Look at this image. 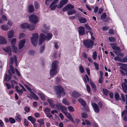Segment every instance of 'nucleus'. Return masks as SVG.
<instances>
[{
  "mask_svg": "<svg viewBox=\"0 0 127 127\" xmlns=\"http://www.w3.org/2000/svg\"><path fill=\"white\" fill-rule=\"evenodd\" d=\"M74 8V6L72 4H68L63 8L62 11H68L67 13L68 15H72L76 12V11L74 9L71 10Z\"/></svg>",
  "mask_w": 127,
  "mask_h": 127,
  "instance_id": "f257e3e1",
  "label": "nucleus"
},
{
  "mask_svg": "<svg viewBox=\"0 0 127 127\" xmlns=\"http://www.w3.org/2000/svg\"><path fill=\"white\" fill-rule=\"evenodd\" d=\"M58 66V61H54L52 64V68L50 71V75L52 77L55 76L58 73L57 69Z\"/></svg>",
  "mask_w": 127,
  "mask_h": 127,
  "instance_id": "f03ea898",
  "label": "nucleus"
},
{
  "mask_svg": "<svg viewBox=\"0 0 127 127\" xmlns=\"http://www.w3.org/2000/svg\"><path fill=\"white\" fill-rule=\"evenodd\" d=\"M54 89L57 94L58 95V97L60 98L61 96H63L65 95V93L64 90L60 86H56Z\"/></svg>",
  "mask_w": 127,
  "mask_h": 127,
  "instance_id": "7ed1b4c3",
  "label": "nucleus"
},
{
  "mask_svg": "<svg viewBox=\"0 0 127 127\" xmlns=\"http://www.w3.org/2000/svg\"><path fill=\"white\" fill-rule=\"evenodd\" d=\"M33 37L31 38V42L32 44L36 46L37 43L38 34L37 33L33 34Z\"/></svg>",
  "mask_w": 127,
  "mask_h": 127,
  "instance_id": "20e7f679",
  "label": "nucleus"
},
{
  "mask_svg": "<svg viewBox=\"0 0 127 127\" xmlns=\"http://www.w3.org/2000/svg\"><path fill=\"white\" fill-rule=\"evenodd\" d=\"M83 43L85 46L88 48H92L94 45V42L91 40H85Z\"/></svg>",
  "mask_w": 127,
  "mask_h": 127,
  "instance_id": "39448f33",
  "label": "nucleus"
},
{
  "mask_svg": "<svg viewBox=\"0 0 127 127\" xmlns=\"http://www.w3.org/2000/svg\"><path fill=\"white\" fill-rule=\"evenodd\" d=\"M30 21L32 23L36 24L38 22V18L35 15H32L29 17Z\"/></svg>",
  "mask_w": 127,
  "mask_h": 127,
  "instance_id": "423d86ee",
  "label": "nucleus"
},
{
  "mask_svg": "<svg viewBox=\"0 0 127 127\" xmlns=\"http://www.w3.org/2000/svg\"><path fill=\"white\" fill-rule=\"evenodd\" d=\"M14 61L16 64V66L17 63V58L16 56L15 55H14L13 57H11L10 58L9 65H12L13 64Z\"/></svg>",
  "mask_w": 127,
  "mask_h": 127,
  "instance_id": "0eeeda50",
  "label": "nucleus"
},
{
  "mask_svg": "<svg viewBox=\"0 0 127 127\" xmlns=\"http://www.w3.org/2000/svg\"><path fill=\"white\" fill-rule=\"evenodd\" d=\"M40 37L39 42V45H41L46 40V36L42 33H41L40 34Z\"/></svg>",
  "mask_w": 127,
  "mask_h": 127,
  "instance_id": "6e6552de",
  "label": "nucleus"
},
{
  "mask_svg": "<svg viewBox=\"0 0 127 127\" xmlns=\"http://www.w3.org/2000/svg\"><path fill=\"white\" fill-rule=\"evenodd\" d=\"M92 105L94 111L96 113H98L100 110L98 105L94 102L92 103Z\"/></svg>",
  "mask_w": 127,
  "mask_h": 127,
  "instance_id": "1a4fd4ad",
  "label": "nucleus"
},
{
  "mask_svg": "<svg viewBox=\"0 0 127 127\" xmlns=\"http://www.w3.org/2000/svg\"><path fill=\"white\" fill-rule=\"evenodd\" d=\"M124 80L125 82L122 84V86L124 92L125 93H126L127 91V85L126 83H127V80L125 79Z\"/></svg>",
  "mask_w": 127,
  "mask_h": 127,
  "instance_id": "9d476101",
  "label": "nucleus"
},
{
  "mask_svg": "<svg viewBox=\"0 0 127 127\" xmlns=\"http://www.w3.org/2000/svg\"><path fill=\"white\" fill-rule=\"evenodd\" d=\"M68 0H62L60 2L59 5H58L57 8H61L63 5L66 4L68 2Z\"/></svg>",
  "mask_w": 127,
  "mask_h": 127,
  "instance_id": "9b49d317",
  "label": "nucleus"
},
{
  "mask_svg": "<svg viewBox=\"0 0 127 127\" xmlns=\"http://www.w3.org/2000/svg\"><path fill=\"white\" fill-rule=\"evenodd\" d=\"M78 32L79 35H82L85 34L84 28L82 26L79 27Z\"/></svg>",
  "mask_w": 127,
  "mask_h": 127,
  "instance_id": "f8f14e48",
  "label": "nucleus"
},
{
  "mask_svg": "<svg viewBox=\"0 0 127 127\" xmlns=\"http://www.w3.org/2000/svg\"><path fill=\"white\" fill-rule=\"evenodd\" d=\"M10 82L11 83V88L12 89H14L15 87L16 89V87H17V88H18V87L17 86L18 83L15 80H12Z\"/></svg>",
  "mask_w": 127,
  "mask_h": 127,
  "instance_id": "ddd939ff",
  "label": "nucleus"
},
{
  "mask_svg": "<svg viewBox=\"0 0 127 127\" xmlns=\"http://www.w3.org/2000/svg\"><path fill=\"white\" fill-rule=\"evenodd\" d=\"M8 72L9 74V75H8L7 74H6L5 78V80L7 81L11 79V76H12V75L11 72L10 70H9Z\"/></svg>",
  "mask_w": 127,
  "mask_h": 127,
  "instance_id": "4468645a",
  "label": "nucleus"
},
{
  "mask_svg": "<svg viewBox=\"0 0 127 127\" xmlns=\"http://www.w3.org/2000/svg\"><path fill=\"white\" fill-rule=\"evenodd\" d=\"M119 65L121 66L120 68L125 71L127 69V64L119 63Z\"/></svg>",
  "mask_w": 127,
  "mask_h": 127,
  "instance_id": "2eb2a0df",
  "label": "nucleus"
},
{
  "mask_svg": "<svg viewBox=\"0 0 127 127\" xmlns=\"http://www.w3.org/2000/svg\"><path fill=\"white\" fill-rule=\"evenodd\" d=\"M7 43V41L3 37L0 36V44H5Z\"/></svg>",
  "mask_w": 127,
  "mask_h": 127,
  "instance_id": "dca6fc26",
  "label": "nucleus"
},
{
  "mask_svg": "<svg viewBox=\"0 0 127 127\" xmlns=\"http://www.w3.org/2000/svg\"><path fill=\"white\" fill-rule=\"evenodd\" d=\"M64 114L69 120L73 122H74V120L72 117L69 113L66 112H64Z\"/></svg>",
  "mask_w": 127,
  "mask_h": 127,
  "instance_id": "f3484780",
  "label": "nucleus"
},
{
  "mask_svg": "<svg viewBox=\"0 0 127 127\" xmlns=\"http://www.w3.org/2000/svg\"><path fill=\"white\" fill-rule=\"evenodd\" d=\"M78 100V101L84 107L86 106V103L83 99L82 98H80Z\"/></svg>",
  "mask_w": 127,
  "mask_h": 127,
  "instance_id": "a211bd4d",
  "label": "nucleus"
},
{
  "mask_svg": "<svg viewBox=\"0 0 127 127\" xmlns=\"http://www.w3.org/2000/svg\"><path fill=\"white\" fill-rule=\"evenodd\" d=\"M3 49L8 53L9 56H11V49L10 47L8 46L5 48H3Z\"/></svg>",
  "mask_w": 127,
  "mask_h": 127,
  "instance_id": "6ab92c4d",
  "label": "nucleus"
},
{
  "mask_svg": "<svg viewBox=\"0 0 127 127\" xmlns=\"http://www.w3.org/2000/svg\"><path fill=\"white\" fill-rule=\"evenodd\" d=\"M72 96L77 98L81 96V95L78 92L76 91H73L72 94Z\"/></svg>",
  "mask_w": 127,
  "mask_h": 127,
  "instance_id": "aec40b11",
  "label": "nucleus"
},
{
  "mask_svg": "<svg viewBox=\"0 0 127 127\" xmlns=\"http://www.w3.org/2000/svg\"><path fill=\"white\" fill-rule=\"evenodd\" d=\"M25 41V39H24L20 42L19 44V48L20 49H21L23 47Z\"/></svg>",
  "mask_w": 127,
  "mask_h": 127,
  "instance_id": "412c9836",
  "label": "nucleus"
},
{
  "mask_svg": "<svg viewBox=\"0 0 127 127\" xmlns=\"http://www.w3.org/2000/svg\"><path fill=\"white\" fill-rule=\"evenodd\" d=\"M110 45L112 46L113 49L117 51H119L120 50L119 47L116 46V44H115L111 43Z\"/></svg>",
  "mask_w": 127,
  "mask_h": 127,
  "instance_id": "4be33fe9",
  "label": "nucleus"
},
{
  "mask_svg": "<svg viewBox=\"0 0 127 127\" xmlns=\"http://www.w3.org/2000/svg\"><path fill=\"white\" fill-rule=\"evenodd\" d=\"M47 101L49 103L51 107L53 108L55 107L54 106L55 104H54V101L53 100L50 99H47Z\"/></svg>",
  "mask_w": 127,
  "mask_h": 127,
  "instance_id": "5701e85b",
  "label": "nucleus"
},
{
  "mask_svg": "<svg viewBox=\"0 0 127 127\" xmlns=\"http://www.w3.org/2000/svg\"><path fill=\"white\" fill-rule=\"evenodd\" d=\"M28 120L30 121L32 124L34 123L36 121L34 118L31 116H28Z\"/></svg>",
  "mask_w": 127,
  "mask_h": 127,
  "instance_id": "b1692460",
  "label": "nucleus"
},
{
  "mask_svg": "<svg viewBox=\"0 0 127 127\" xmlns=\"http://www.w3.org/2000/svg\"><path fill=\"white\" fill-rule=\"evenodd\" d=\"M14 34V32L12 31L11 30L8 32V36L9 38L13 37Z\"/></svg>",
  "mask_w": 127,
  "mask_h": 127,
  "instance_id": "393cba45",
  "label": "nucleus"
},
{
  "mask_svg": "<svg viewBox=\"0 0 127 127\" xmlns=\"http://www.w3.org/2000/svg\"><path fill=\"white\" fill-rule=\"evenodd\" d=\"M30 93L31 95V96H32L34 99L36 100H38V98L36 95L32 91H31Z\"/></svg>",
  "mask_w": 127,
  "mask_h": 127,
  "instance_id": "a878e982",
  "label": "nucleus"
},
{
  "mask_svg": "<svg viewBox=\"0 0 127 127\" xmlns=\"http://www.w3.org/2000/svg\"><path fill=\"white\" fill-rule=\"evenodd\" d=\"M29 26V24L28 23H25L22 24L21 26V27L23 29H26L28 28Z\"/></svg>",
  "mask_w": 127,
  "mask_h": 127,
  "instance_id": "bb28decb",
  "label": "nucleus"
},
{
  "mask_svg": "<svg viewBox=\"0 0 127 127\" xmlns=\"http://www.w3.org/2000/svg\"><path fill=\"white\" fill-rule=\"evenodd\" d=\"M62 105H61L60 103H58L56 105L55 104L54 105V109H60L61 107L62 106Z\"/></svg>",
  "mask_w": 127,
  "mask_h": 127,
  "instance_id": "cd10ccee",
  "label": "nucleus"
},
{
  "mask_svg": "<svg viewBox=\"0 0 127 127\" xmlns=\"http://www.w3.org/2000/svg\"><path fill=\"white\" fill-rule=\"evenodd\" d=\"M83 80L86 84L87 83V81L89 82V78L88 76L86 74L85 75V76L84 77Z\"/></svg>",
  "mask_w": 127,
  "mask_h": 127,
  "instance_id": "c85d7f7f",
  "label": "nucleus"
},
{
  "mask_svg": "<svg viewBox=\"0 0 127 127\" xmlns=\"http://www.w3.org/2000/svg\"><path fill=\"white\" fill-rule=\"evenodd\" d=\"M78 20L79 22L82 23H84L87 22L86 19L84 18H80Z\"/></svg>",
  "mask_w": 127,
  "mask_h": 127,
  "instance_id": "c756f323",
  "label": "nucleus"
},
{
  "mask_svg": "<svg viewBox=\"0 0 127 127\" xmlns=\"http://www.w3.org/2000/svg\"><path fill=\"white\" fill-rule=\"evenodd\" d=\"M34 10V8L32 5H30L29 7V11L30 12H32Z\"/></svg>",
  "mask_w": 127,
  "mask_h": 127,
  "instance_id": "7c9ffc66",
  "label": "nucleus"
},
{
  "mask_svg": "<svg viewBox=\"0 0 127 127\" xmlns=\"http://www.w3.org/2000/svg\"><path fill=\"white\" fill-rule=\"evenodd\" d=\"M102 91L104 94L106 96L108 95L109 93V91L106 89L103 88Z\"/></svg>",
  "mask_w": 127,
  "mask_h": 127,
  "instance_id": "2f4dec72",
  "label": "nucleus"
},
{
  "mask_svg": "<svg viewBox=\"0 0 127 127\" xmlns=\"http://www.w3.org/2000/svg\"><path fill=\"white\" fill-rule=\"evenodd\" d=\"M52 35L51 33H48L47 34V36H46V39L47 41H49L52 38Z\"/></svg>",
  "mask_w": 127,
  "mask_h": 127,
  "instance_id": "473e14b6",
  "label": "nucleus"
},
{
  "mask_svg": "<svg viewBox=\"0 0 127 127\" xmlns=\"http://www.w3.org/2000/svg\"><path fill=\"white\" fill-rule=\"evenodd\" d=\"M59 109L61 110L63 113H64V112H66V111L67 109V108L64 106L62 105Z\"/></svg>",
  "mask_w": 127,
  "mask_h": 127,
  "instance_id": "72a5a7b5",
  "label": "nucleus"
},
{
  "mask_svg": "<svg viewBox=\"0 0 127 127\" xmlns=\"http://www.w3.org/2000/svg\"><path fill=\"white\" fill-rule=\"evenodd\" d=\"M91 85L93 89L95 91L96 90V85L93 82H91V80H90Z\"/></svg>",
  "mask_w": 127,
  "mask_h": 127,
  "instance_id": "f704fd0d",
  "label": "nucleus"
},
{
  "mask_svg": "<svg viewBox=\"0 0 127 127\" xmlns=\"http://www.w3.org/2000/svg\"><path fill=\"white\" fill-rule=\"evenodd\" d=\"M16 41V38H13L11 41V43L12 46H15Z\"/></svg>",
  "mask_w": 127,
  "mask_h": 127,
  "instance_id": "c9c22d12",
  "label": "nucleus"
},
{
  "mask_svg": "<svg viewBox=\"0 0 127 127\" xmlns=\"http://www.w3.org/2000/svg\"><path fill=\"white\" fill-rule=\"evenodd\" d=\"M15 118L17 121L19 122L21 120V116L19 114L15 117Z\"/></svg>",
  "mask_w": 127,
  "mask_h": 127,
  "instance_id": "e433bc0d",
  "label": "nucleus"
},
{
  "mask_svg": "<svg viewBox=\"0 0 127 127\" xmlns=\"http://www.w3.org/2000/svg\"><path fill=\"white\" fill-rule=\"evenodd\" d=\"M43 119H38L37 121L38 122L40 123V124H42V125L44 126V122L43 120Z\"/></svg>",
  "mask_w": 127,
  "mask_h": 127,
  "instance_id": "4c0bfd02",
  "label": "nucleus"
},
{
  "mask_svg": "<svg viewBox=\"0 0 127 127\" xmlns=\"http://www.w3.org/2000/svg\"><path fill=\"white\" fill-rule=\"evenodd\" d=\"M114 97L116 101H118L119 99V95L118 93H117L115 94Z\"/></svg>",
  "mask_w": 127,
  "mask_h": 127,
  "instance_id": "58836bf2",
  "label": "nucleus"
},
{
  "mask_svg": "<svg viewBox=\"0 0 127 127\" xmlns=\"http://www.w3.org/2000/svg\"><path fill=\"white\" fill-rule=\"evenodd\" d=\"M16 90L18 92V94L20 96H21L22 95L23 92V90L22 89L19 90H18V88H17V87H16Z\"/></svg>",
  "mask_w": 127,
  "mask_h": 127,
  "instance_id": "ea45409f",
  "label": "nucleus"
},
{
  "mask_svg": "<svg viewBox=\"0 0 127 127\" xmlns=\"http://www.w3.org/2000/svg\"><path fill=\"white\" fill-rule=\"evenodd\" d=\"M34 26L33 25L29 24V26L28 27V29L30 30H34Z\"/></svg>",
  "mask_w": 127,
  "mask_h": 127,
  "instance_id": "a19ab883",
  "label": "nucleus"
},
{
  "mask_svg": "<svg viewBox=\"0 0 127 127\" xmlns=\"http://www.w3.org/2000/svg\"><path fill=\"white\" fill-rule=\"evenodd\" d=\"M85 27L86 29L87 30L90 31L92 30V29L87 24H85Z\"/></svg>",
  "mask_w": 127,
  "mask_h": 127,
  "instance_id": "79ce46f5",
  "label": "nucleus"
},
{
  "mask_svg": "<svg viewBox=\"0 0 127 127\" xmlns=\"http://www.w3.org/2000/svg\"><path fill=\"white\" fill-rule=\"evenodd\" d=\"M1 27L3 30H8L9 28L8 27L5 25H2Z\"/></svg>",
  "mask_w": 127,
  "mask_h": 127,
  "instance_id": "37998d69",
  "label": "nucleus"
},
{
  "mask_svg": "<svg viewBox=\"0 0 127 127\" xmlns=\"http://www.w3.org/2000/svg\"><path fill=\"white\" fill-rule=\"evenodd\" d=\"M127 116V110H125L123 111L122 113L121 116L123 117L124 115Z\"/></svg>",
  "mask_w": 127,
  "mask_h": 127,
  "instance_id": "c03bdc74",
  "label": "nucleus"
},
{
  "mask_svg": "<svg viewBox=\"0 0 127 127\" xmlns=\"http://www.w3.org/2000/svg\"><path fill=\"white\" fill-rule=\"evenodd\" d=\"M10 69L11 70L12 73L13 74L15 73V71L14 67L12 65H10Z\"/></svg>",
  "mask_w": 127,
  "mask_h": 127,
  "instance_id": "a18cd8bd",
  "label": "nucleus"
},
{
  "mask_svg": "<svg viewBox=\"0 0 127 127\" xmlns=\"http://www.w3.org/2000/svg\"><path fill=\"white\" fill-rule=\"evenodd\" d=\"M106 14L105 13H103L101 16L100 19H104L106 18Z\"/></svg>",
  "mask_w": 127,
  "mask_h": 127,
  "instance_id": "49530a36",
  "label": "nucleus"
},
{
  "mask_svg": "<svg viewBox=\"0 0 127 127\" xmlns=\"http://www.w3.org/2000/svg\"><path fill=\"white\" fill-rule=\"evenodd\" d=\"M62 102L64 104L67 105H69V102L65 99H64L62 100Z\"/></svg>",
  "mask_w": 127,
  "mask_h": 127,
  "instance_id": "de8ad7c7",
  "label": "nucleus"
},
{
  "mask_svg": "<svg viewBox=\"0 0 127 127\" xmlns=\"http://www.w3.org/2000/svg\"><path fill=\"white\" fill-rule=\"evenodd\" d=\"M59 0H54L50 5V8H51V7L53 5L56 4Z\"/></svg>",
  "mask_w": 127,
  "mask_h": 127,
  "instance_id": "09e8293b",
  "label": "nucleus"
},
{
  "mask_svg": "<svg viewBox=\"0 0 127 127\" xmlns=\"http://www.w3.org/2000/svg\"><path fill=\"white\" fill-rule=\"evenodd\" d=\"M93 59L94 60H95L97 57V53L95 51L93 53Z\"/></svg>",
  "mask_w": 127,
  "mask_h": 127,
  "instance_id": "8fccbe9b",
  "label": "nucleus"
},
{
  "mask_svg": "<svg viewBox=\"0 0 127 127\" xmlns=\"http://www.w3.org/2000/svg\"><path fill=\"white\" fill-rule=\"evenodd\" d=\"M51 111V109L48 107L45 108L44 110V111L46 114L50 113Z\"/></svg>",
  "mask_w": 127,
  "mask_h": 127,
  "instance_id": "3c124183",
  "label": "nucleus"
},
{
  "mask_svg": "<svg viewBox=\"0 0 127 127\" xmlns=\"http://www.w3.org/2000/svg\"><path fill=\"white\" fill-rule=\"evenodd\" d=\"M121 62L123 63L127 62V56H126L125 58L121 59Z\"/></svg>",
  "mask_w": 127,
  "mask_h": 127,
  "instance_id": "603ef678",
  "label": "nucleus"
},
{
  "mask_svg": "<svg viewBox=\"0 0 127 127\" xmlns=\"http://www.w3.org/2000/svg\"><path fill=\"white\" fill-rule=\"evenodd\" d=\"M68 108L70 112H73L74 111V110L73 108L71 106H68Z\"/></svg>",
  "mask_w": 127,
  "mask_h": 127,
  "instance_id": "864d4df0",
  "label": "nucleus"
},
{
  "mask_svg": "<svg viewBox=\"0 0 127 127\" xmlns=\"http://www.w3.org/2000/svg\"><path fill=\"white\" fill-rule=\"evenodd\" d=\"M89 32L91 36V39L93 40H94L95 39V38L93 36V33L90 31H88L87 32V34L88 32Z\"/></svg>",
  "mask_w": 127,
  "mask_h": 127,
  "instance_id": "5fc2aeb1",
  "label": "nucleus"
},
{
  "mask_svg": "<svg viewBox=\"0 0 127 127\" xmlns=\"http://www.w3.org/2000/svg\"><path fill=\"white\" fill-rule=\"evenodd\" d=\"M108 39L111 42H115L116 41L115 38L113 37H109L108 38Z\"/></svg>",
  "mask_w": 127,
  "mask_h": 127,
  "instance_id": "6e6d98bb",
  "label": "nucleus"
},
{
  "mask_svg": "<svg viewBox=\"0 0 127 127\" xmlns=\"http://www.w3.org/2000/svg\"><path fill=\"white\" fill-rule=\"evenodd\" d=\"M81 116L82 117L84 118H85L87 117V114L85 112H83L81 114Z\"/></svg>",
  "mask_w": 127,
  "mask_h": 127,
  "instance_id": "4d7b16f0",
  "label": "nucleus"
},
{
  "mask_svg": "<svg viewBox=\"0 0 127 127\" xmlns=\"http://www.w3.org/2000/svg\"><path fill=\"white\" fill-rule=\"evenodd\" d=\"M114 60L115 61H118L121 62V59L118 57H117L114 58Z\"/></svg>",
  "mask_w": 127,
  "mask_h": 127,
  "instance_id": "13d9d810",
  "label": "nucleus"
},
{
  "mask_svg": "<svg viewBox=\"0 0 127 127\" xmlns=\"http://www.w3.org/2000/svg\"><path fill=\"white\" fill-rule=\"evenodd\" d=\"M9 121L11 123H13L15 122V120L12 118H11L9 119Z\"/></svg>",
  "mask_w": 127,
  "mask_h": 127,
  "instance_id": "bf43d9fd",
  "label": "nucleus"
},
{
  "mask_svg": "<svg viewBox=\"0 0 127 127\" xmlns=\"http://www.w3.org/2000/svg\"><path fill=\"white\" fill-rule=\"evenodd\" d=\"M39 95L41 99L44 100L45 99V97L44 95L42 93L39 94Z\"/></svg>",
  "mask_w": 127,
  "mask_h": 127,
  "instance_id": "052dcab7",
  "label": "nucleus"
},
{
  "mask_svg": "<svg viewBox=\"0 0 127 127\" xmlns=\"http://www.w3.org/2000/svg\"><path fill=\"white\" fill-rule=\"evenodd\" d=\"M34 6L36 9H37L39 7V4L38 2L35 1L34 2Z\"/></svg>",
  "mask_w": 127,
  "mask_h": 127,
  "instance_id": "680f3d73",
  "label": "nucleus"
},
{
  "mask_svg": "<svg viewBox=\"0 0 127 127\" xmlns=\"http://www.w3.org/2000/svg\"><path fill=\"white\" fill-rule=\"evenodd\" d=\"M15 70L17 75L19 76H21V75L20 72L18 71V69L16 68H15Z\"/></svg>",
  "mask_w": 127,
  "mask_h": 127,
  "instance_id": "e2e57ef3",
  "label": "nucleus"
},
{
  "mask_svg": "<svg viewBox=\"0 0 127 127\" xmlns=\"http://www.w3.org/2000/svg\"><path fill=\"white\" fill-rule=\"evenodd\" d=\"M43 27L47 31H48L50 28L48 26H47L45 24H44Z\"/></svg>",
  "mask_w": 127,
  "mask_h": 127,
  "instance_id": "0e129e2a",
  "label": "nucleus"
},
{
  "mask_svg": "<svg viewBox=\"0 0 127 127\" xmlns=\"http://www.w3.org/2000/svg\"><path fill=\"white\" fill-rule=\"evenodd\" d=\"M24 123L25 126H28L29 123L27 120L26 119H24Z\"/></svg>",
  "mask_w": 127,
  "mask_h": 127,
  "instance_id": "69168bd1",
  "label": "nucleus"
},
{
  "mask_svg": "<svg viewBox=\"0 0 127 127\" xmlns=\"http://www.w3.org/2000/svg\"><path fill=\"white\" fill-rule=\"evenodd\" d=\"M94 65L95 66V68L97 70L99 69V67L98 66V64L95 62L94 63Z\"/></svg>",
  "mask_w": 127,
  "mask_h": 127,
  "instance_id": "338daca9",
  "label": "nucleus"
},
{
  "mask_svg": "<svg viewBox=\"0 0 127 127\" xmlns=\"http://www.w3.org/2000/svg\"><path fill=\"white\" fill-rule=\"evenodd\" d=\"M79 69L80 72L83 73L84 72V69L83 67L82 66H80L79 67Z\"/></svg>",
  "mask_w": 127,
  "mask_h": 127,
  "instance_id": "774afa93",
  "label": "nucleus"
}]
</instances>
